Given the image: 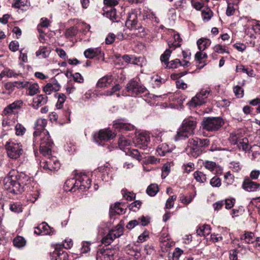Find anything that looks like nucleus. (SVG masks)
I'll return each mask as SVG.
<instances>
[{
  "label": "nucleus",
  "mask_w": 260,
  "mask_h": 260,
  "mask_svg": "<svg viewBox=\"0 0 260 260\" xmlns=\"http://www.w3.org/2000/svg\"><path fill=\"white\" fill-rule=\"evenodd\" d=\"M202 15L204 21H208L213 16V12L210 9L206 8L202 11Z\"/></svg>",
  "instance_id": "41"
},
{
  "label": "nucleus",
  "mask_w": 260,
  "mask_h": 260,
  "mask_svg": "<svg viewBox=\"0 0 260 260\" xmlns=\"http://www.w3.org/2000/svg\"><path fill=\"white\" fill-rule=\"evenodd\" d=\"M112 258V255L106 253L105 250L103 251L101 250L98 251L97 253V259H100V260H111Z\"/></svg>",
  "instance_id": "45"
},
{
  "label": "nucleus",
  "mask_w": 260,
  "mask_h": 260,
  "mask_svg": "<svg viewBox=\"0 0 260 260\" xmlns=\"http://www.w3.org/2000/svg\"><path fill=\"white\" fill-rule=\"evenodd\" d=\"M213 49L215 52L219 54H223L224 53H230V52L226 49L225 46H223L220 44L216 45Z\"/></svg>",
  "instance_id": "50"
},
{
  "label": "nucleus",
  "mask_w": 260,
  "mask_h": 260,
  "mask_svg": "<svg viewBox=\"0 0 260 260\" xmlns=\"http://www.w3.org/2000/svg\"><path fill=\"white\" fill-rule=\"evenodd\" d=\"M8 156L13 159H16L22 154L23 150L20 143L13 141L7 142L5 145Z\"/></svg>",
  "instance_id": "4"
},
{
  "label": "nucleus",
  "mask_w": 260,
  "mask_h": 260,
  "mask_svg": "<svg viewBox=\"0 0 260 260\" xmlns=\"http://www.w3.org/2000/svg\"><path fill=\"white\" fill-rule=\"evenodd\" d=\"M55 96L58 98V101L56 104V106L57 109H61L62 106L64 102L66 99V96L63 93H56L55 94Z\"/></svg>",
  "instance_id": "40"
},
{
  "label": "nucleus",
  "mask_w": 260,
  "mask_h": 260,
  "mask_svg": "<svg viewBox=\"0 0 260 260\" xmlns=\"http://www.w3.org/2000/svg\"><path fill=\"white\" fill-rule=\"evenodd\" d=\"M47 121L44 118H38L35 122L33 145L37 148L39 145L40 152L44 155H50L53 146L48 132L45 129Z\"/></svg>",
  "instance_id": "1"
},
{
  "label": "nucleus",
  "mask_w": 260,
  "mask_h": 260,
  "mask_svg": "<svg viewBox=\"0 0 260 260\" xmlns=\"http://www.w3.org/2000/svg\"><path fill=\"white\" fill-rule=\"evenodd\" d=\"M60 85L56 81H54L52 83H48L43 88V91L46 94H50L53 91H57L59 90Z\"/></svg>",
  "instance_id": "21"
},
{
  "label": "nucleus",
  "mask_w": 260,
  "mask_h": 260,
  "mask_svg": "<svg viewBox=\"0 0 260 260\" xmlns=\"http://www.w3.org/2000/svg\"><path fill=\"white\" fill-rule=\"evenodd\" d=\"M181 61L179 59H175L169 62L168 66H166V68L171 69H175L180 66Z\"/></svg>",
  "instance_id": "53"
},
{
  "label": "nucleus",
  "mask_w": 260,
  "mask_h": 260,
  "mask_svg": "<svg viewBox=\"0 0 260 260\" xmlns=\"http://www.w3.org/2000/svg\"><path fill=\"white\" fill-rule=\"evenodd\" d=\"M10 209L12 212L15 213H20L22 211V205L18 202L11 204L10 205Z\"/></svg>",
  "instance_id": "49"
},
{
  "label": "nucleus",
  "mask_w": 260,
  "mask_h": 260,
  "mask_svg": "<svg viewBox=\"0 0 260 260\" xmlns=\"http://www.w3.org/2000/svg\"><path fill=\"white\" fill-rule=\"evenodd\" d=\"M118 143L120 149L126 152L127 151V148H129V146L131 144V141L126 139L125 137H120Z\"/></svg>",
  "instance_id": "26"
},
{
  "label": "nucleus",
  "mask_w": 260,
  "mask_h": 260,
  "mask_svg": "<svg viewBox=\"0 0 260 260\" xmlns=\"http://www.w3.org/2000/svg\"><path fill=\"white\" fill-rule=\"evenodd\" d=\"M51 52V49L47 47H40L38 51L36 52V55L40 58H46L48 57Z\"/></svg>",
  "instance_id": "23"
},
{
  "label": "nucleus",
  "mask_w": 260,
  "mask_h": 260,
  "mask_svg": "<svg viewBox=\"0 0 260 260\" xmlns=\"http://www.w3.org/2000/svg\"><path fill=\"white\" fill-rule=\"evenodd\" d=\"M158 191V187L156 184H151L149 185L146 189L147 193L151 197L155 196Z\"/></svg>",
  "instance_id": "35"
},
{
  "label": "nucleus",
  "mask_w": 260,
  "mask_h": 260,
  "mask_svg": "<svg viewBox=\"0 0 260 260\" xmlns=\"http://www.w3.org/2000/svg\"><path fill=\"white\" fill-rule=\"evenodd\" d=\"M48 102V97L45 94H39L33 98L31 106L35 109H38Z\"/></svg>",
  "instance_id": "18"
},
{
  "label": "nucleus",
  "mask_w": 260,
  "mask_h": 260,
  "mask_svg": "<svg viewBox=\"0 0 260 260\" xmlns=\"http://www.w3.org/2000/svg\"><path fill=\"white\" fill-rule=\"evenodd\" d=\"M126 154L138 160H141L142 159L140 152L137 149H131L130 148H127V151L126 152Z\"/></svg>",
  "instance_id": "38"
},
{
  "label": "nucleus",
  "mask_w": 260,
  "mask_h": 260,
  "mask_svg": "<svg viewBox=\"0 0 260 260\" xmlns=\"http://www.w3.org/2000/svg\"><path fill=\"white\" fill-rule=\"evenodd\" d=\"M223 124L222 119L219 117L204 118L202 122L203 128L208 131H217Z\"/></svg>",
  "instance_id": "6"
},
{
  "label": "nucleus",
  "mask_w": 260,
  "mask_h": 260,
  "mask_svg": "<svg viewBox=\"0 0 260 260\" xmlns=\"http://www.w3.org/2000/svg\"><path fill=\"white\" fill-rule=\"evenodd\" d=\"M125 26L130 30H138L139 32H144L145 30L144 28L138 22V11L136 10H132L129 12Z\"/></svg>",
  "instance_id": "5"
},
{
  "label": "nucleus",
  "mask_w": 260,
  "mask_h": 260,
  "mask_svg": "<svg viewBox=\"0 0 260 260\" xmlns=\"http://www.w3.org/2000/svg\"><path fill=\"white\" fill-rule=\"evenodd\" d=\"M115 136V134L109 129H101L97 135H94V140L96 143L102 145L101 142L112 139Z\"/></svg>",
  "instance_id": "12"
},
{
  "label": "nucleus",
  "mask_w": 260,
  "mask_h": 260,
  "mask_svg": "<svg viewBox=\"0 0 260 260\" xmlns=\"http://www.w3.org/2000/svg\"><path fill=\"white\" fill-rule=\"evenodd\" d=\"M241 239L245 243L250 244L255 241L254 234L252 232H246L241 237Z\"/></svg>",
  "instance_id": "33"
},
{
  "label": "nucleus",
  "mask_w": 260,
  "mask_h": 260,
  "mask_svg": "<svg viewBox=\"0 0 260 260\" xmlns=\"http://www.w3.org/2000/svg\"><path fill=\"white\" fill-rule=\"evenodd\" d=\"M13 244L17 247H22L25 245V240L22 237L18 236L14 239Z\"/></svg>",
  "instance_id": "46"
},
{
  "label": "nucleus",
  "mask_w": 260,
  "mask_h": 260,
  "mask_svg": "<svg viewBox=\"0 0 260 260\" xmlns=\"http://www.w3.org/2000/svg\"><path fill=\"white\" fill-rule=\"evenodd\" d=\"M183 169L185 172L189 173L194 169V165L192 162H189L183 166Z\"/></svg>",
  "instance_id": "57"
},
{
  "label": "nucleus",
  "mask_w": 260,
  "mask_h": 260,
  "mask_svg": "<svg viewBox=\"0 0 260 260\" xmlns=\"http://www.w3.org/2000/svg\"><path fill=\"white\" fill-rule=\"evenodd\" d=\"M26 89L29 91L28 94L31 96H33L39 92V86L37 83L29 82Z\"/></svg>",
  "instance_id": "30"
},
{
  "label": "nucleus",
  "mask_w": 260,
  "mask_h": 260,
  "mask_svg": "<svg viewBox=\"0 0 260 260\" xmlns=\"http://www.w3.org/2000/svg\"><path fill=\"white\" fill-rule=\"evenodd\" d=\"M260 175V171L258 170H252L250 174L249 178L252 180H256Z\"/></svg>",
  "instance_id": "62"
},
{
  "label": "nucleus",
  "mask_w": 260,
  "mask_h": 260,
  "mask_svg": "<svg viewBox=\"0 0 260 260\" xmlns=\"http://www.w3.org/2000/svg\"><path fill=\"white\" fill-rule=\"evenodd\" d=\"M19 102H14L5 108L4 113L5 114H9L15 112V110L20 108Z\"/></svg>",
  "instance_id": "34"
},
{
  "label": "nucleus",
  "mask_w": 260,
  "mask_h": 260,
  "mask_svg": "<svg viewBox=\"0 0 260 260\" xmlns=\"http://www.w3.org/2000/svg\"><path fill=\"white\" fill-rule=\"evenodd\" d=\"M174 41L169 40L168 42V44L170 48L175 49L177 47H180L181 44L180 43L182 41L179 34H174L173 36Z\"/></svg>",
  "instance_id": "25"
},
{
  "label": "nucleus",
  "mask_w": 260,
  "mask_h": 260,
  "mask_svg": "<svg viewBox=\"0 0 260 260\" xmlns=\"http://www.w3.org/2000/svg\"><path fill=\"white\" fill-rule=\"evenodd\" d=\"M235 12V9L233 4H229L228 5L226 14L228 16H230L233 15Z\"/></svg>",
  "instance_id": "63"
},
{
  "label": "nucleus",
  "mask_w": 260,
  "mask_h": 260,
  "mask_svg": "<svg viewBox=\"0 0 260 260\" xmlns=\"http://www.w3.org/2000/svg\"><path fill=\"white\" fill-rule=\"evenodd\" d=\"M117 229L116 230H112L109 233L111 234L112 236L111 237L114 240L116 238L119 237L123 234V228L120 224H118L117 226Z\"/></svg>",
  "instance_id": "42"
},
{
  "label": "nucleus",
  "mask_w": 260,
  "mask_h": 260,
  "mask_svg": "<svg viewBox=\"0 0 260 260\" xmlns=\"http://www.w3.org/2000/svg\"><path fill=\"white\" fill-rule=\"evenodd\" d=\"M123 211V209L120 207V204L119 203H115L110 209V213L111 214H120L122 213Z\"/></svg>",
  "instance_id": "39"
},
{
  "label": "nucleus",
  "mask_w": 260,
  "mask_h": 260,
  "mask_svg": "<svg viewBox=\"0 0 260 260\" xmlns=\"http://www.w3.org/2000/svg\"><path fill=\"white\" fill-rule=\"evenodd\" d=\"M234 92L238 98H241L244 95V90L240 86L237 85L234 87Z\"/></svg>",
  "instance_id": "51"
},
{
  "label": "nucleus",
  "mask_w": 260,
  "mask_h": 260,
  "mask_svg": "<svg viewBox=\"0 0 260 260\" xmlns=\"http://www.w3.org/2000/svg\"><path fill=\"white\" fill-rule=\"evenodd\" d=\"M185 151L188 155L197 158L202 153L203 150L201 149L198 141L194 138L188 140Z\"/></svg>",
  "instance_id": "7"
},
{
  "label": "nucleus",
  "mask_w": 260,
  "mask_h": 260,
  "mask_svg": "<svg viewBox=\"0 0 260 260\" xmlns=\"http://www.w3.org/2000/svg\"><path fill=\"white\" fill-rule=\"evenodd\" d=\"M237 72H242L246 73L248 76L252 77L253 75V71L249 68H246L243 65L240 64L236 67Z\"/></svg>",
  "instance_id": "37"
},
{
  "label": "nucleus",
  "mask_w": 260,
  "mask_h": 260,
  "mask_svg": "<svg viewBox=\"0 0 260 260\" xmlns=\"http://www.w3.org/2000/svg\"><path fill=\"white\" fill-rule=\"evenodd\" d=\"M114 128L118 131H128L133 129V126L124 121L123 119H118L114 121Z\"/></svg>",
  "instance_id": "20"
},
{
  "label": "nucleus",
  "mask_w": 260,
  "mask_h": 260,
  "mask_svg": "<svg viewBox=\"0 0 260 260\" xmlns=\"http://www.w3.org/2000/svg\"><path fill=\"white\" fill-rule=\"evenodd\" d=\"M243 189L248 192H254L260 189V184L251 180L249 177L245 178L242 185Z\"/></svg>",
  "instance_id": "15"
},
{
  "label": "nucleus",
  "mask_w": 260,
  "mask_h": 260,
  "mask_svg": "<svg viewBox=\"0 0 260 260\" xmlns=\"http://www.w3.org/2000/svg\"><path fill=\"white\" fill-rule=\"evenodd\" d=\"M103 15L109 18L112 22H118V16L117 15L116 10L113 7H105L103 9Z\"/></svg>",
  "instance_id": "19"
},
{
  "label": "nucleus",
  "mask_w": 260,
  "mask_h": 260,
  "mask_svg": "<svg viewBox=\"0 0 260 260\" xmlns=\"http://www.w3.org/2000/svg\"><path fill=\"white\" fill-rule=\"evenodd\" d=\"M84 55L86 58L92 59L97 57L99 60L104 59V53L101 48H88L84 51Z\"/></svg>",
  "instance_id": "13"
},
{
  "label": "nucleus",
  "mask_w": 260,
  "mask_h": 260,
  "mask_svg": "<svg viewBox=\"0 0 260 260\" xmlns=\"http://www.w3.org/2000/svg\"><path fill=\"white\" fill-rule=\"evenodd\" d=\"M91 180L89 178L85 175L79 176L75 181V186L77 189L83 191L85 189H88L91 185Z\"/></svg>",
  "instance_id": "14"
},
{
  "label": "nucleus",
  "mask_w": 260,
  "mask_h": 260,
  "mask_svg": "<svg viewBox=\"0 0 260 260\" xmlns=\"http://www.w3.org/2000/svg\"><path fill=\"white\" fill-rule=\"evenodd\" d=\"M15 134L17 136H22L24 135L26 132L25 127L20 123H17L15 126Z\"/></svg>",
  "instance_id": "48"
},
{
  "label": "nucleus",
  "mask_w": 260,
  "mask_h": 260,
  "mask_svg": "<svg viewBox=\"0 0 260 260\" xmlns=\"http://www.w3.org/2000/svg\"><path fill=\"white\" fill-rule=\"evenodd\" d=\"M26 185V183H24L20 177L17 181L14 180L12 178H8L5 181L4 186L5 188L9 190L10 192L17 194L23 192L24 191L25 186Z\"/></svg>",
  "instance_id": "3"
},
{
  "label": "nucleus",
  "mask_w": 260,
  "mask_h": 260,
  "mask_svg": "<svg viewBox=\"0 0 260 260\" xmlns=\"http://www.w3.org/2000/svg\"><path fill=\"white\" fill-rule=\"evenodd\" d=\"M52 260H53L54 258V260H67L68 254L66 251L61 250L58 251L56 248L55 251L52 254Z\"/></svg>",
  "instance_id": "24"
},
{
  "label": "nucleus",
  "mask_w": 260,
  "mask_h": 260,
  "mask_svg": "<svg viewBox=\"0 0 260 260\" xmlns=\"http://www.w3.org/2000/svg\"><path fill=\"white\" fill-rule=\"evenodd\" d=\"M113 81L112 76H106L98 81L97 86L99 87H104L109 86Z\"/></svg>",
  "instance_id": "28"
},
{
  "label": "nucleus",
  "mask_w": 260,
  "mask_h": 260,
  "mask_svg": "<svg viewBox=\"0 0 260 260\" xmlns=\"http://www.w3.org/2000/svg\"><path fill=\"white\" fill-rule=\"evenodd\" d=\"M126 89L128 92L133 96H137L146 92V88L140 84L137 81L131 80L126 84Z\"/></svg>",
  "instance_id": "9"
},
{
  "label": "nucleus",
  "mask_w": 260,
  "mask_h": 260,
  "mask_svg": "<svg viewBox=\"0 0 260 260\" xmlns=\"http://www.w3.org/2000/svg\"><path fill=\"white\" fill-rule=\"evenodd\" d=\"M195 138L198 141V143L201 150H204V149L205 147L208 146L210 144V140L208 138L200 139L197 137H195Z\"/></svg>",
  "instance_id": "44"
},
{
  "label": "nucleus",
  "mask_w": 260,
  "mask_h": 260,
  "mask_svg": "<svg viewBox=\"0 0 260 260\" xmlns=\"http://www.w3.org/2000/svg\"><path fill=\"white\" fill-rule=\"evenodd\" d=\"M177 199L176 195H173L170 197L167 201L166 203V208L167 209H171L174 206V201Z\"/></svg>",
  "instance_id": "52"
},
{
  "label": "nucleus",
  "mask_w": 260,
  "mask_h": 260,
  "mask_svg": "<svg viewBox=\"0 0 260 260\" xmlns=\"http://www.w3.org/2000/svg\"><path fill=\"white\" fill-rule=\"evenodd\" d=\"M99 171L103 173L102 179L105 182H108L112 178V174L111 173V169L109 167L108 165H105L99 168Z\"/></svg>",
  "instance_id": "22"
},
{
  "label": "nucleus",
  "mask_w": 260,
  "mask_h": 260,
  "mask_svg": "<svg viewBox=\"0 0 260 260\" xmlns=\"http://www.w3.org/2000/svg\"><path fill=\"white\" fill-rule=\"evenodd\" d=\"M187 0H179L175 3L174 7L177 9H183L186 7Z\"/></svg>",
  "instance_id": "56"
},
{
  "label": "nucleus",
  "mask_w": 260,
  "mask_h": 260,
  "mask_svg": "<svg viewBox=\"0 0 260 260\" xmlns=\"http://www.w3.org/2000/svg\"><path fill=\"white\" fill-rule=\"evenodd\" d=\"M50 24V20L47 18H42L40 20V23L38 26L41 27L47 28Z\"/></svg>",
  "instance_id": "60"
},
{
  "label": "nucleus",
  "mask_w": 260,
  "mask_h": 260,
  "mask_svg": "<svg viewBox=\"0 0 260 260\" xmlns=\"http://www.w3.org/2000/svg\"><path fill=\"white\" fill-rule=\"evenodd\" d=\"M230 140L233 144L237 145L240 149L245 151L249 149L248 139L246 138L241 139L238 133H232L230 137Z\"/></svg>",
  "instance_id": "10"
},
{
  "label": "nucleus",
  "mask_w": 260,
  "mask_h": 260,
  "mask_svg": "<svg viewBox=\"0 0 260 260\" xmlns=\"http://www.w3.org/2000/svg\"><path fill=\"white\" fill-rule=\"evenodd\" d=\"M203 165L206 169L211 172H213L217 167V165L215 162L212 161L206 160L203 162Z\"/></svg>",
  "instance_id": "47"
},
{
  "label": "nucleus",
  "mask_w": 260,
  "mask_h": 260,
  "mask_svg": "<svg viewBox=\"0 0 260 260\" xmlns=\"http://www.w3.org/2000/svg\"><path fill=\"white\" fill-rule=\"evenodd\" d=\"M40 193L38 190H36L28 194V200H29L32 203H34L38 198Z\"/></svg>",
  "instance_id": "54"
},
{
  "label": "nucleus",
  "mask_w": 260,
  "mask_h": 260,
  "mask_svg": "<svg viewBox=\"0 0 260 260\" xmlns=\"http://www.w3.org/2000/svg\"><path fill=\"white\" fill-rule=\"evenodd\" d=\"M75 181L76 180L74 178L68 179L63 186L65 190L75 192L77 189L76 186L75 184Z\"/></svg>",
  "instance_id": "29"
},
{
  "label": "nucleus",
  "mask_w": 260,
  "mask_h": 260,
  "mask_svg": "<svg viewBox=\"0 0 260 260\" xmlns=\"http://www.w3.org/2000/svg\"><path fill=\"white\" fill-rule=\"evenodd\" d=\"M197 43L200 51H204L211 45V41L208 39L202 38L199 39Z\"/></svg>",
  "instance_id": "27"
},
{
  "label": "nucleus",
  "mask_w": 260,
  "mask_h": 260,
  "mask_svg": "<svg viewBox=\"0 0 260 260\" xmlns=\"http://www.w3.org/2000/svg\"><path fill=\"white\" fill-rule=\"evenodd\" d=\"M210 90L208 89H202L200 92L192 98L190 102V105L192 106H198L206 103V99L208 98Z\"/></svg>",
  "instance_id": "11"
},
{
  "label": "nucleus",
  "mask_w": 260,
  "mask_h": 260,
  "mask_svg": "<svg viewBox=\"0 0 260 260\" xmlns=\"http://www.w3.org/2000/svg\"><path fill=\"white\" fill-rule=\"evenodd\" d=\"M54 233L53 228L50 227L46 222H42L37 227L35 228L34 233L38 235L41 234L43 235H52Z\"/></svg>",
  "instance_id": "16"
},
{
  "label": "nucleus",
  "mask_w": 260,
  "mask_h": 260,
  "mask_svg": "<svg viewBox=\"0 0 260 260\" xmlns=\"http://www.w3.org/2000/svg\"><path fill=\"white\" fill-rule=\"evenodd\" d=\"M111 236H112L111 234L108 233V234L102 239V243L105 245H110L114 240Z\"/></svg>",
  "instance_id": "55"
},
{
  "label": "nucleus",
  "mask_w": 260,
  "mask_h": 260,
  "mask_svg": "<svg viewBox=\"0 0 260 260\" xmlns=\"http://www.w3.org/2000/svg\"><path fill=\"white\" fill-rule=\"evenodd\" d=\"M156 151L159 155L164 156L166 153L171 152V149L167 144L164 143L157 147Z\"/></svg>",
  "instance_id": "31"
},
{
  "label": "nucleus",
  "mask_w": 260,
  "mask_h": 260,
  "mask_svg": "<svg viewBox=\"0 0 260 260\" xmlns=\"http://www.w3.org/2000/svg\"><path fill=\"white\" fill-rule=\"evenodd\" d=\"M171 48H169L166 50V51L164 52L160 56V59L161 62H164L166 66H168L169 64V59L171 56L172 50Z\"/></svg>",
  "instance_id": "36"
},
{
  "label": "nucleus",
  "mask_w": 260,
  "mask_h": 260,
  "mask_svg": "<svg viewBox=\"0 0 260 260\" xmlns=\"http://www.w3.org/2000/svg\"><path fill=\"white\" fill-rule=\"evenodd\" d=\"M18 47L19 43L17 41H12L9 44V48L13 52H15L18 50Z\"/></svg>",
  "instance_id": "64"
},
{
  "label": "nucleus",
  "mask_w": 260,
  "mask_h": 260,
  "mask_svg": "<svg viewBox=\"0 0 260 260\" xmlns=\"http://www.w3.org/2000/svg\"><path fill=\"white\" fill-rule=\"evenodd\" d=\"M210 183L213 187H219L221 185V180L219 177L215 176L211 179Z\"/></svg>",
  "instance_id": "58"
},
{
  "label": "nucleus",
  "mask_w": 260,
  "mask_h": 260,
  "mask_svg": "<svg viewBox=\"0 0 260 260\" xmlns=\"http://www.w3.org/2000/svg\"><path fill=\"white\" fill-rule=\"evenodd\" d=\"M193 176L194 178L198 182L203 183L206 181V175L203 174L202 172L199 171H196L193 173Z\"/></svg>",
  "instance_id": "43"
},
{
  "label": "nucleus",
  "mask_w": 260,
  "mask_h": 260,
  "mask_svg": "<svg viewBox=\"0 0 260 260\" xmlns=\"http://www.w3.org/2000/svg\"><path fill=\"white\" fill-rule=\"evenodd\" d=\"M211 228L209 225L204 224L200 226L197 230L198 235L205 236L210 233Z\"/></svg>",
  "instance_id": "32"
},
{
  "label": "nucleus",
  "mask_w": 260,
  "mask_h": 260,
  "mask_svg": "<svg viewBox=\"0 0 260 260\" xmlns=\"http://www.w3.org/2000/svg\"><path fill=\"white\" fill-rule=\"evenodd\" d=\"M40 164L41 167L47 173L57 171L60 167V162L55 156L47 157L46 160L41 161Z\"/></svg>",
  "instance_id": "8"
},
{
  "label": "nucleus",
  "mask_w": 260,
  "mask_h": 260,
  "mask_svg": "<svg viewBox=\"0 0 260 260\" xmlns=\"http://www.w3.org/2000/svg\"><path fill=\"white\" fill-rule=\"evenodd\" d=\"M252 29L255 34H260V23L256 20L252 22Z\"/></svg>",
  "instance_id": "61"
},
{
  "label": "nucleus",
  "mask_w": 260,
  "mask_h": 260,
  "mask_svg": "<svg viewBox=\"0 0 260 260\" xmlns=\"http://www.w3.org/2000/svg\"><path fill=\"white\" fill-rule=\"evenodd\" d=\"M150 137L145 134H140L135 141V144L141 149H146L150 142Z\"/></svg>",
  "instance_id": "17"
},
{
  "label": "nucleus",
  "mask_w": 260,
  "mask_h": 260,
  "mask_svg": "<svg viewBox=\"0 0 260 260\" xmlns=\"http://www.w3.org/2000/svg\"><path fill=\"white\" fill-rule=\"evenodd\" d=\"M230 168L236 172H239L241 167H240L239 162L238 161H232L230 163Z\"/></svg>",
  "instance_id": "59"
},
{
  "label": "nucleus",
  "mask_w": 260,
  "mask_h": 260,
  "mask_svg": "<svg viewBox=\"0 0 260 260\" xmlns=\"http://www.w3.org/2000/svg\"><path fill=\"white\" fill-rule=\"evenodd\" d=\"M197 124L196 120L192 117L185 119L175 137V140H184L194 135Z\"/></svg>",
  "instance_id": "2"
}]
</instances>
